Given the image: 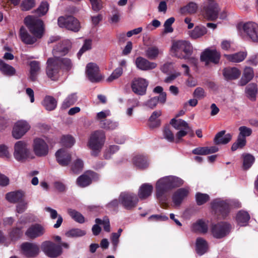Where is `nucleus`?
Wrapping results in <instances>:
<instances>
[{
    "mask_svg": "<svg viewBox=\"0 0 258 258\" xmlns=\"http://www.w3.org/2000/svg\"><path fill=\"white\" fill-rule=\"evenodd\" d=\"M46 64L47 76L53 81L57 79L61 69L69 71L73 66L72 62L70 58L57 56L48 58Z\"/></svg>",
    "mask_w": 258,
    "mask_h": 258,
    "instance_id": "nucleus-1",
    "label": "nucleus"
},
{
    "mask_svg": "<svg viewBox=\"0 0 258 258\" xmlns=\"http://www.w3.org/2000/svg\"><path fill=\"white\" fill-rule=\"evenodd\" d=\"M177 186V177L166 176L159 179L156 184V196L160 201H165L168 192Z\"/></svg>",
    "mask_w": 258,
    "mask_h": 258,
    "instance_id": "nucleus-2",
    "label": "nucleus"
},
{
    "mask_svg": "<svg viewBox=\"0 0 258 258\" xmlns=\"http://www.w3.org/2000/svg\"><path fill=\"white\" fill-rule=\"evenodd\" d=\"M24 24L29 31L38 38H41L44 32L42 20L33 16H28L24 19Z\"/></svg>",
    "mask_w": 258,
    "mask_h": 258,
    "instance_id": "nucleus-3",
    "label": "nucleus"
},
{
    "mask_svg": "<svg viewBox=\"0 0 258 258\" xmlns=\"http://www.w3.org/2000/svg\"><path fill=\"white\" fill-rule=\"evenodd\" d=\"M229 201L220 199L213 200L211 203V207L214 214L218 217L225 218L229 214L231 209Z\"/></svg>",
    "mask_w": 258,
    "mask_h": 258,
    "instance_id": "nucleus-4",
    "label": "nucleus"
},
{
    "mask_svg": "<svg viewBox=\"0 0 258 258\" xmlns=\"http://www.w3.org/2000/svg\"><path fill=\"white\" fill-rule=\"evenodd\" d=\"M105 140V133L103 131H96L91 134L88 145L92 150L91 154L96 156L100 152Z\"/></svg>",
    "mask_w": 258,
    "mask_h": 258,
    "instance_id": "nucleus-5",
    "label": "nucleus"
},
{
    "mask_svg": "<svg viewBox=\"0 0 258 258\" xmlns=\"http://www.w3.org/2000/svg\"><path fill=\"white\" fill-rule=\"evenodd\" d=\"M220 11L221 9L216 2H210L203 7L202 13L207 20L214 21L218 18Z\"/></svg>",
    "mask_w": 258,
    "mask_h": 258,
    "instance_id": "nucleus-6",
    "label": "nucleus"
},
{
    "mask_svg": "<svg viewBox=\"0 0 258 258\" xmlns=\"http://www.w3.org/2000/svg\"><path fill=\"white\" fill-rule=\"evenodd\" d=\"M231 228V225L229 223L220 222L211 225V232L214 238L221 239L230 233Z\"/></svg>",
    "mask_w": 258,
    "mask_h": 258,
    "instance_id": "nucleus-7",
    "label": "nucleus"
},
{
    "mask_svg": "<svg viewBox=\"0 0 258 258\" xmlns=\"http://www.w3.org/2000/svg\"><path fill=\"white\" fill-rule=\"evenodd\" d=\"M41 248L45 254L51 258H56L62 253L61 246L50 241H45L42 242Z\"/></svg>",
    "mask_w": 258,
    "mask_h": 258,
    "instance_id": "nucleus-8",
    "label": "nucleus"
},
{
    "mask_svg": "<svg viewBox=\"0 0 258 258\" xmlns=\"http://www.w3.org/2000/svg\"><path fill=\"white\" fill-rule=\"evenodd\" d=\"M57 23L60 27L66 28L74 32L79 31L80 28L79 21L72 16L59 17L58 18Z\"/></svg>",
    "mask_w": 258,
    "mask_h": 258,
    "instance_id": "nucleus-9",
    "label": "nucleus"
},
{
    "mask_svg": "<svg viewBox=\"0 0 258 258\" xmlns=\"http://www.w3.org/2000/svg\"><path fill=\"white\" fill-rule=\"evenodd\" d=\"M119 201L125 209L131 210L136 207L139 199L135 194L124 192L120 194Z\"/></svg>",
    "mask_w": 258,
    "mask_h": 258,
    "instance_id": "nucleus-10",
    "label": "nucleus"
},
{
    "mask_svg": "<svg viewBox=\"0 0 258 258\" xmlns=\"http://www.w3.org/2000/svg\"><path fill=\"white\" fill-rule=\"evenodd\" d=\"M21 250L22 253L28 258L37 257L40 253V247L36 243L25 242L21 244Z\"/></svg>",
    "mask_w": 258,
    "mask_h": 258,
    "instance_id": "nucleus-11",
    "label": "nucleus"
},
{
    "mask_svg": "<svg viewBox=\"0 0 258 258\" xmlns=\"http://www.w3.org/2000/svg\"><path fill=\"white\" fill-rule=\"evenodd\" d=\"M30 151L27 148L26 143L20 141L15 145L14 156L18 161H23L29 157Z\"/></svg>",
    "mask_w": 258,
    "mask_h": 258,
    "instance_id": "nucleus-12",
    "label": "nucleus"
},
{
    "mask_svg": "<svg viewBox=\"0 0 258 258\" xmlns=\"http://www.w3.org/2000/svg\"><path fill=\"white\" fill-rule=\"evenodd\" d=\"M148 86L147 81L142 78H134L131 83L132 91L139 96H143L146 94L147 88Z\"/></svg>",
    "mask_w": 258,
    "mask_h": 258,
    "instance_id": "nucleus-13",
    "label": "nucleus"
},
{
    "mask_svg": "<svg viewBox=\"0 0 258 258\" xmlns=\"http://www.w3.org/2000/svg\"><path fill=\"white\" fill-rule=\"evenodd\" d=\"M221 58L220 53L216 49H206L202 52L200 56L201 61L208 62H212L214 64H218Z\"/></svg>",
    "mask_w": 258,
    "mask_h": 258,
    "instance_id": "nucleus-14",
    "label": "nucleus"
},
{
    "mask_svg": "<svg viewBox=\"0 0 258 258\" xmlns=\"http://www.w3.org/2000/svg\"><path fill=\"white\" fill-rule=\"evenodd\" d=\"M30 128L29 123L25 120L17 121L13 127L12 135L16 139H19L23 137Z\"/></svg>",
    "mask_w": 258,
    "mask_h": 258,
    "instance_id": "nucleus-15",
    "label": "nucleus"
},
{
    "mask_svg": "<svg viewBox=\"0 0 258 258\" xmlns=\"http://www.w3.org/2000/svg\"><path fill=\"white\" fill-rule=\"evenodd\" d=\"M33 151L37 157H44L48 153V146L42 139L36 138L33 141Z\"/></svg>",
    "mask_w": 258,
    "mask_h": 258,
    "instance_id": "nucleus-16",
    "label": "nucleus"
},
{
    "mask_svg": "<svg viewBox=\"0 0 258 258\" xmlns=\"http://www.w3.org/2000/svg\"><path fill=\"white\" fill-rule=\"evenodd\" d=\"M177 114L170 120L169 123L165 124L163 127V136L165 139L170 142H172L174 140V136L172 130H177Z\"/></svg>",
    "mask_w": 258,
    "mask_h": 258,
    "instance_id": "nucleus-17",
    "label": "nucleus"
},
{
    "mask_svg": "<svg viewBox=\"0 0 258 258\" xmlns=\"http://www.w3.org/2000/svg\"><path fill=\"white\" fill-rule=\"evenodd\" d=\"M86 75L88 79L92 83L99 82L102 79V77L99 74V68L94 63L90 62L87 64Z\"/></svg>",
    "mask_w": 258,
    "mask_h": 258,
    "instance_id": "nucleus-18",
    "label": "nucleus"
},
{
    "mask_svg": "<svg viewBox=\"0 0 258 258\" xmlns=\"http://www.w3.org/2000/svg\"><path fill=\"white\" fill-rule=\"evenodd\" d=\"M45 232L43 226L38 223L31 225L25 232V235L30 239H34L42 236Z\"/></svg>",
    "mask_w": 258,
    "mask_h": 258,
    "instance_id": "nucleus-19",
    "label": "nucleus"
},
{
    "mask_svg": "<svg viewBox=\"0 0 258 258\" xmlns=\"http://www.w3.org/2000/svg\"><path fill=\"white\" fill-rule=\"evenodd\" d=\"M178 58L188 59L192 53V46L189 41L178 40Z\"/></svg>",
    "mask_w": 258,
    "mask_h": 258,
    "instance_id": "nucleus-20",
    "label": "nucleus"
},
{
    "mask_svg": "<svg viewBox=\"0 0 258 258\" xmlns=\"http://www.w3.org/2000/svg\"><path fill=\"white\" fill-rule=\"evenodd\" d=\"M244 32L253 42H258V25L253 22H247L243 25Z\"/></svg>",
    "mask_w": 258,
    "mask_h": 258,
    "instance_id": "nucleus-21",
    "label": "nucleus"
},
{
    "mask_svg": "<svg viewBox=\"0 0 258 258\" xmlns=\"http://www.w3.org/2000/svg\"><path fill=\"white\" fill-rule=\"evenodd\" d=\"M57 162L61 166H67L71 162L72 156L71 154L64 149L58 150L55 153Z\"/></svg>",
    "mask_w": 258,
    "mask_h": 258,
    "instance_id": "nucleus-22",
    "label": "nucleus"
},
{
    "mask_svg": "<svg viewBox=\"0 0 258 258\" xmlns=\"http://www.w3.org/2000/svg\"><path fill=\"white\" fill-rule=\"evenodd\" d=\"M135 64L138 69L142 71H149L156 68L157 66L156 63L150 61L141 56L136 58Z\"/></svg>",
    "mask_w": 258,
    "mask_h": 258,
    "instance_id": "nucleus-23",
    "label": "nucleus"
},
{
    "mask_svg": "<svg viewBox=\"0 0 258 258\" xmlns=\"http://www.w3.org/2000/svg\"><path fill=\"white\" fill-rule=\"evenodd\" d=\"M19 35L21 41L26 44H33L39 39L36 36L30 35L24 26L20 28Z\"/></svg>",
    "mask_w": 258,
    "mask_h": 258,
    "instance_id": "nucleus-24",
    "label": "nucleus"
},
{
    "mask_svg": "<svg viewBox=\"0 0 258 258\" xmlns=\"http://www.w3.org/2000/svg\"><path fill=\"white\" fill-rule=\"evenodd\" d=\"M153 186L149 183L142 184L139 189L138 197L140 200H143L149 197L153 191Z\"/></svg>",
    "mask_w": 258,
    "mask_h": 258,
    "instance_id": "nucleus-25",
    "label": "nucleus"
},
{
    "mask_svg": "<svg viewBox=\"0 0 258 258\" xmlns=\"http://www.w3.org/2000/svg\"><path fill=\"white\" fill-rule=\"evenodd\" d=\"M225 133L226 131L223 130L216 135L214 139V143L215 145H225L231 140V135L230 134L225 135Z\"/></svg>",
    "mask_w": 258,
    "mask_h": 258,
    "instance_id": "nucleus-26",
    "label": "nucleus"
},
{
    "mask_svg": "<svg viewBox=\"0 0 258 258\" xmlns=\"http://www.w3.org/2000/svg\"><path fill=\"white\" fill-rule=\"evenodd\" d=\"M223 76L227 80H232L238 79L240 74V71L236 68H226L223 70Z\"/></svg>",
    "mask_w": 258,
    "mask_h": 258,
    "instance_id": "nucleus-27",
    "label": "nucleus"
},
{
    "mask_svg": "<svg viewBox=\"0 0 258 258\" xmlns=\"http://www.w3.org/2000/svg\"><path fill=\"white\" fill-rule=\"evenodd\" d=\"M93 173V172H88L80 176L77 179L78 185L81 187L89 185L92 183L91 176H92Z\"/></svg>",
    "mask_w": 258,
    "mask_h": 258,
    "instance_id": "nucleus-28",
    "label": "nucleus"
},
{
    "mask_svg": "<svg viewBox=\"0 0 258 258\" xmlns=\"http://www.w3.org/2000/svg\"><path fill=\"white\" fill-rule=\"evenodd\" d=\"M134 164L139 169H144L149 166L148 158L146 156L138 155L134 157Z\"/></svg>",
    "mask_w": 258,
    "mask_h": 258,
    "instance_id": "nucleus-29",
    "label": "nucleus"
},
{
    "mask_svg": "<svg viewBox=\"0 0 258 258\" xmlns=\"http://www.w3.org/2000/svg\"><path fill=\"white\" fill-rule=\"evenodd\" d=\"M30 67L29 78L31 81L34 82L37 79V75L40 70V62L36 60H33L30 62Z\"/></svg>",
    "mask_w": 258,
    "mask_h": 258,
    "instance_id": "nucleus-30",
    "label": "nucleus"
},
{
    "mask_svg": "<svg viewBox=\"0 0 258 258\" xmlns=\"http://www.w3.org/2000/svg\"><path fill=\"white\" fill-rule=\"evenodd\" d=\"M163 51L155 45L151 46L145 50V55L149 59L155 60Z\"/></svg>",
    "mask_w": 258,
    "mask_h": 258,
    "instance_id": "nucleus-31",
    "label": "nucleus"
},
{
    "mask_svg": "<svg viewBox=\"0 0 258 258\" xmlns=\"http://www.w3.org/2000/svg\"><path fill=\"white\" fill-rule=\"evenodd\" d=\"M56 100L51 96H46L42 102V104L48 111H52L55 109L57 106Z\"/></svg>",
    "mask_w": 258,
    "mask_h": 258,
    "instance_id": "nucleus-32",
    "label": "nucleus"
},
{
    "mask_svg": "<svg viewBox=\"0 0 258 258\" xmlns=\"http://www.w3.org/2000/svg\"><path fill=\"white\" fill-rule=\"evenodd\" d=\"M24 193L20 190L8 192L6 195V199L12 203H19L23 201Z\"/></svg>",
    "mask_w": 258,
    "mask_h": 258,
    "instance_id": "nucleus-33",
    "label": "nucleus"
},
{
    "mask_svg": "<svg viewBox=\"0 0 258 258\" xmlns=\"http://www.w3.org/2000/svg\"><path fill=\"white\" fill-rule=\"evenodd\" d=\"M196 247L197 253L202 255L208 251V244L205 239L199 237L196 240Z\"/></svg>",
    "mask_w": 258,
    "mask_h": 258,
    "instance_id": "nucleus-34",
    "label": "nucleus"
},
{
    "mask_svg": "<svg viewBox=\"0 0 258 258\" xmlns=\"http://www.w3.org/2000/svg\"><path fill=\"white\" fill-rule=\"evenodd\" d=\"M69 48L67 46L66 42H60L58 43L53 49V53L54 56L58 54L65 55L69 52Z\"/></svg>",
    "mask_w": 258,
    "mask_h": 258,
    "instance_id": "nucleus-35",
    "label": "nucleus"
},
{
    "mask_svg": "<svg viewBox=\"0 0 258 258\" xmlns=\"http://www.w3.org/2000/svg\"><path fill=\"white\" fill-rule=\"evenodd\" d=\"M162 114V112L160 110L155 111L151 114L149 119V126L151 128L158 127L161 125V120L157 119L158 117L160 116Z\"/></svg>",
    "mask_w": 258,
    "mask_h": 258,
    "instance_id": "nucleus-36",
    "label": "nucleus"
},
{
    "mask_svg": "<svg viewBox=\"0 0 258 258\" xmlns=\"http://www.w3.org/2000/svg\"><path fill=\"white\" fill-rule=\"evenodd\" d=\"M250 219V215L248 212L239 211L236 215V221L240 226H245L247 225Z\"/></svg>",
    "mask_w": 258,
    "mask_h": 258,
    "instance_id": "nucleus-37",
    "label": "nucleus"
},
{
    "mask_svg": "<svg viewBox=\"0 0 258 258\" xmlns=\"http://www.w3.org/2000/svg\"><path fill=\"white\" fill-rule=\"evenodd\" d=\"M247 56L245 51H239L232 54H225V56L229 61L232 62H239L243 61Z\"/></svg>",
    "mask_w": 258,
    "mask_h": 258,
    "instance_id": "nucleus-38",
    "label": "nucleus"
},
{
    "mask_svg": "<svg viewBox=\"0 0 258 258\" xmlns=\"http://www.w3.org/2000/svg\"><path fill=\"white\" fill-rule=\"evenodd\" d=\"M253 69L250 67L246 68L239 81L240 85L241 86L245 85L253 78Z\"/></svg>",
    "mask_w": 258,
    "mask_h": 258,
    "instance_id": "nucleus-39",
    "label": "nucleus"
},
{
    "mask_svg": "<svg viewBox=\"0 0 258 258\" xmlns=\"http://www.w3.org/2000/svg\"><path fill=\"white\" fill-rule=\"evenodd\" d=\"M207 32V29L205 27L197 26L192 30L190 31L189 35L192 39H196L203 36Z\"/></svg>",
    "mask_w": 258,
    "mask_h": 258,
    "instance_id": "nucleus-40",
    "label": "nucleus"
},
{
    "mask_svg": "<svg viewBox=\"0 0 258 258\" xmlns=\"http://www.w3.org/2000/svg\"><path fill=\"white\" fill-rule=\"evenodd\" d=\"M0 70L5 75L12 76L15 74L16 70L12 66L7 64L0 59Z\"/></svg>",
    "mask_w": 258,
    "mask_h": 258,
    "instance_id": "nucleus-41",
    "label": "nucleus"
},
{
    "mask_svg": "<svg viewBox=\"0 0 258 258\" xmlns=\"http://www.w3.org/2000/svg\"><path fill=\"white\" fill-rule=\"evenodd\" d=\"M67 213L69 216L76 222L83 224L85 222V217L79 212L76 210L69 208L67 210Z\"/></svg>",
    "mask_w": 258,
    "mask_h": 258,
    "instance_id": "nucleus-42",
    "label": "nucleus"
},
{
    "mask_svg": "<svg viewBox=\"0 0 258 258\" xmlns=\"http://www.w3.org/2000/svg\"><path fill=\"white\" fill-rule=\"evenodd\" d=\"M78 100L76 93H72L67 96L61 104V108L66 109L75 104Z\"/></svg>",
    "mask_w": 258,
    "mask_h": 258,
    "instance_id": "nucleus-43",
    "label": "nucleus"
},
{
    "mask_svg": "<svg viewBox=\"0 0 258 258\" xmlns=\"http://www.w3.org/2000/svg\"><path fill=\"white\" fill-rule=\"evenodd\" d=\"M243 164L242 168L243 170H247L249 169L255 161L254 157L248 153L243 154L242 155Z\"/></svg>",
    "mask_w": 258,
    "mask_h": 258,
    "instance_id": "nucleus-44",
    "label": "nucleus"
},
{
    "mask_svg": "<svg viewBox=\"0 0 258 258\" xmlns=\"http://www.w3.org/2000/svg\"><path fill=\"white\" fill-rule=\"evenodd\" d=\"M189 127L188 124L184 120L178 119V142L181 138L187 135L186 128Z\"/></svg>",
    "mask_w": 258,
    "mask_h": 258,
    "instance_id": "nucleus-45",
    "label": "nucleus"
},
{
    "mask_svg": "<svg viewBox=\"0 0 258 258\" xmlns=\"http://www.w3.org/2000/svg\"><path fill=\"white\" fill-rule=\"evenodd\" d=\"M257 91V86L254 83L248 84L245 89V93L247 97L252 101L255 100Z\"/></svg>",
    "mask_w": 258,
    "mask_h": 258,
    "instance_id": "nucleus-46",
    "label": "nucleus"
},
{
    "mask_svg": "<svg viewBox=\"0 0 258 258\" xmlns=\"http://www.w3.org/2000/svg\"><path fill=\"white\" fill-rule=\"evenodd\" d=\"M192 230L195 232L206 233L208 231V225L203 220L200 219L192 225Z\"/></svg>",
    "mask_w": 258,
    "mask_h": 258,
    "instance_id": "nucleus-47",
    "label": "nucleus"
},
{
    "mask_svg": "<svg viewBox=\"0 0 258 258\" xmlns=\"http://www.w3.org/2000/svg\"><path fill=\"white\" fill-rule=\"evenodd\" d=\"M9 236L12 241H17L22 236V227H14L12 228L9 232Z\"/></svg>",
    "mask_w": 258,
    "mask_h": 258,
    "instance_id": "nucleus-48",
    "label": "nucleus"
},
{
    "mask_svg": "<svg viewBox=\"0 0 258 258\" xmlns=\"http://www.w3.org/2000/svg\"><path fill=\"white\" fill-rule=\"evenodd\" d=\"M100 127L107 130H113L118 126V123L110 119H104L100 121Z\"/></svg>",
    "mask_w": 258,
    "mask_h": 258,
    "instance_id": "nucleus-49",
    "label": "nucleus"
},
{
    "mask_svg": "<svg viewBox=\"0 0 258 258\" xmlns=\"http://www.w3.org/2000/svg\"><path fill=\"white\" fill-rule=\"evenodd\" d=\"M198 9L197 5L193 2L189 3L186 6L181 8L180 12L182 14L195 13Z\"/></svg>",
    "mask_w": 258,
    "mask_h": 258,
    "instance_id": "nucleus-50",
    "label": "nucleus"
},
{
    "mask_svg": "<svg viewBox=\"0 0 258 258\" xmlns=\"http://www.w3.org/2000/svg\"><path fill=\"white\" fill-rule=\"evenodd\" d=\"M196 201L198 206H201L210 200L209 195L207 194H203L200 192H197L195 195Z\"/></svg>",
    "mask_w": 258,
    "mask_h": 258,
    "instance_id": "nucleus-51",
    "label": "nucleus"
},
{
    "mask_svg": "<svg viewBox=\"0 0 258 258\" xmlns=\"http://www.w3.org/2000/svg\"><path fill=\"white\" fill-rule=\"evenodd\" d=\"M85 230H82L79 228H73L66 233V235L68 237H78L86 235Z\"/></svg>",
    "mask_w": 258,
    "mask_h": 258,
    "instance_id": "nucleus-52",
    "label": "nucleus"
},
{
    "mask_svg": "<svg viewBox=\"0 0 258 258\" xmlns=\"http://www.w3.org/2000/svg\"><path fill=\"white\" fill-rule=\"evenodd\" d=\"M84 167L83 161L80 159H77L72 165L71 170L74 173L79 174L82 171Z\"/></svg>",
    "mask_w": 258,
    "mask_h": 258,
    "instance_id": "nucleus-53",
    "label": "nucleus"
},
{
    "mask_svg": "<svg viewBox=\"0 0 258 258\" xmlns=\"http://www.w3.org/2000/svg\"><path fill=\"white\" fill-rule=\"evenodd\" d=\"M49 4L46 1L42 2L38 8L36 9V12L39 17L45 15L49 10Z\"/></svg>",
    "mask_w": 258,
    "mask_h": 258,
    "instance_id": "nucleus-54",
    "label": "nucleus"
},
{
    "mask_svg": "<svg viewBox=\"0 0 258 258\" xmlns=\"http://www.w3.org/2000/svg\"><path fill=\"white\" fill-rule=\"evenodd\" d=\"M75 142V139L71 135L63 136L61 139L62 145L67 148L72 147Z\"/></svg>",
    "mask_w": 258,
    "mask_h": 258,
    "instance_id": "nucleus-55",
    "label": "nucleus"
},
{
    "mask_svg": "<svg viewBox=\"0 0 258 258\" xmlns=\"http://www.w3.org/2000/svg\"><path fill=\"white\" fill-rule=\"evenodd\" d=\"M246 141L244 138H241L238 136V138L236 142L233 144L231 147L232 151H236L237 149H242L246 145Z\"/></svg>",
    "mask_w": 258,
    "mask_h": 258,
    "instance_id": "nucleus-56",
    "label": "nucleus"
},
{
    "mask_svg": "<svg viewBox=\"0 0 258 258\" xmlns=\"http://www.w3.org/2000/svg\"><path fill=\"white\" fill-rule=\"evenodd\" d=\"M189 193V187H185L178 188V206L181 204L183 200L187 197Z\"/></svg>",
    "mask_w": 258,
    "mask_h": 258,
    "instance_id": "nucleus-57",
    "label": "nucleus"
},
{
    "mask_svg": "<svg viewBox=\"0 0 258 258\" xmlns=\"http://www.w3.org/2000/svg\"><path fill=\"white\" fill-rule=\"evenodd\" d=\"M123 74V69L121 67L115 69L110 76L106 79L107 82H111L118 79Z\"/></svg>",
    "mask_w": 258,
    "mask_h": 258,
    "instance_id": "nucleus-58",
    "label": "nucleus"
},
{
    "mask_svg": "<svg viewBox=\"0 0 258 258\" xmlns=\"http://www.w3.org/2000/svg\"><path fill=\"white\" fill-rule=\"evenodd\" d=\"M174 21L175 19L173 17H170L165 21L164 24V29L163 32V34L173 32V29L172 27V24L174 22Z\"/></svg>",
    "mask_w": 258,
    "mask_h": 258,
    "instance_id": "nucleus-59",
    "label": "nucleus"
},
{
    "mask_svg": "<svg viewBox=\"0 0 258 258\" xmlns=\"http://www.w3.org/2000/svg\"><path fill=\"white\" fill-rule=\"evenodd\" d=\"M35 0H24L21 4L22 10L28 11L35 6Z\"/></svg>",
    "mask_w": 258,
    "mask_h": 258,
    "instance_id": "nucleus-60",
    "label": "nucleus"
},
{
    "mask_svg": "<svg viewBox=\"0 0 258 258\" xmlns=\"http://www.w3.org/2000/svg\"><path fill=\"white\" fill-rule=\"evenodd\" d=\"M92 46V41L90 39H87L85 41L82 47V48L80 49L78 53V56L80 57L84 52L88 50L91 48Z\"/></svg>",
    "mask_w": 258,
    "mask_h": 258,
    "instance_id": "nucleus-61",
    "label": "nucleus"
},
{
    "mask_svg": "<svg viewBox=\"0 0 258 258\" xmlns=\"http://www.w3.org/2000/svg\"><path fill=\"white\" fill-rule=\"evenodd\" d=\"M239 134L238 136L241 138H245L246 137L250 136L252 133L251 129L245 126H241L239 127Z\"/></svg>",
    "mask_w": 258,
    "mask_h": 258,
    "instance_id": "nucleus-62",
    "label": "nucleus"
},
{
    "mask_svg": "<svg viewBox=\"0 0 258 258\" xmlns=\"http://www.w3.org/2000/svg\"><path fill=\"white\" fill-rule=\"evenodd\" d=\"M160 70L164 74L171 73L173 71V63L172 62L165 63L161 66Z\"/></svg>",
    "mask_w": 258,
    "mask_h": 258,
    "instance_id": "nucleus-63",
    "label": "nucleus"
},
{
    "mask_svg": "<svg viewBox=\"0 0 258 258\" xmlns=\"http://www.w3.org/2000/svg\"><path fill=\"white\" fill-rule=\"evenodd\" d=\"M193 96L197 99H201L206 96V93L203 88L198 87L194 91Z\"/></svg>",
    "mask_w": 258,
    "mask_h": 258,
    "instance_id": "nucleus-64",
    "label": "nucleus"
}]
</instances>
